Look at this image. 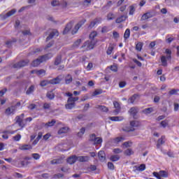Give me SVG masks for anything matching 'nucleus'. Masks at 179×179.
Segmentation results:
<instances>
[{
    "label": "nucleus",
    "instance_id": "423d86ee",
    "mask_svg": "<svg viewBox=\"0 0 179 179\" xmlns=\"http://www.w3.org/2000/svg\"><path fill=\"white\" fill-rule=\"evenodd\" d=\"M24 117V114H22L20 116H17L15 117V121L17 124H18L19 127H21V128H24L26 124L23 122V117Z\"/></svg>",
    "mask_w": 179,
    "mask_h": 179
},
{
    "label": "nucleus",
    "instance_id": "8fccbe9b",
    "mask_svg": "<svg viewBox=\"0 0 179 179\" xmlns=\"http://www.w3.org/2000/svg\"><path fill=\"white\" fill-rule=\"evenodd\" d=\"M103 93L102 90H96L93 93L92 96H99V94H101Z\"/></svg>",
    "mask_w": 179,
    "mask_h": 179
},
{
    "label": "nucleus",
    "instance_id": "bf43d9fd",
    "mask_svg": "<svg viewBox=\"0 0 179 179\" xmlns=\"http://www.w3.org/2000/svg\"><path fill=\"white\" fill-rule=\"evenodd\" d=\"M50 107H51V103H45L43 104V108H44L45 110H50Z\"/></svg>",
    "mask_w": 179,
    "mask_h": 179
},
{
    "label": "nucleus",
    "instance_id": "603ef678",
    "mask_svg": "<svg viewBox=\"0 0 179 179\" xmlns=\"http://www.w3.org/2000/svg\"><path fill=\"white\" fill-rule=\"evenodd\" d=\"M160 125L162 128H166L169 125V122L167 120H163L161 122Z\"/></svg>",
    "mask_w": 179,
    "mask_h": 179
},
{
    "label": "nucleus",
    "instance_id": "052dcab7",
    "mask_svg": "<svg viewBox=\"0 0 179 179\" xmlns=\"http://www.w3.org/2000/svg\"><path fill=\"white\" fill-rule=\"evenodd\" d=\"M96 138H97V137H96V134H91L90 136V141H91L92 142H94V141H96Z\"/></svg>",
    "mask_w": 179,
    "mask_h": 179
},
{
    "label": "nucleus",
    "instance_id": "6e6552de",
    "mask_svg": "<svg viewBox=\"0 0 179 179\" xmlns=\"http://www.w3.org/2000/svg\"><path fill=\"white\" fill-rule=\"evenodd\" d=\"M64 77L62 76H58L57 78H53L50 80V85H58L62 82Z\"/></svg>",
    "mask_w": 179,
    "mask_h": 179
},
{
    "label": "nucleus",
    "instance_id": "a878e982",
    "mask_svg": "<svg viewBox=\"0 0 179 179\" xmlns=\"http://www.w3.org/2000/svg\"><path fill=\"white\" fill-rule=\"evenodd\" d=\"M51 164H61L64 163V157H60L57 159H53L50 162Z\"/></svg>",
    "mask_w": 179,
    "mask_h": 179
},
{
    "label": "nucleus",
    "instance_id": "f03ea898",
    "mask_svg": "<svg viewBox=\"0 0 179 179\" xmlns=\"http://www.w3.org/2000/svg\"><path fill=\"white\" fill-rule=\"evenodd\" d=\"M48 55H46L39 57L38 59L34 60L33 62L31 63V66H35V67L38 66L40 64H43V62H45V61H47V59H49L50 58L48 57Z\"/></svg>",
    "mask_w": 179,
    "mask_h": 179
},
{
    "label": "nucleus",
    "instance_id": "3c124183",
    "mask_svg": "<svg viewBox=\"0 0 179 179\" xmlns=\"http://www.w3.org/2000/svg\"><path fill=\"white\" fill-rule=\"evenodd\" d=\"M31 156L33 159H34V160H38L41 157V156L38 153H34L31 155Z\"/></svg>",
    "mask_w": 179,
    "mask_h": 179
},
{
    "label": "nucleus",
    "instance_id": "4d7b16f0",
    "mask_svg": "<svg viewBox=\"0 0 179 179\" xmlns=\"http://www.w3.org/2000/svg\"><path fill=\"white\" fill-rule=\"evenodd\" d=\"M13 177H15V178H23V175H22V173H15L13 174Z\"/></svg>",
    "mask_w": 179,
    "mask_h": 179
},
{
    "label": "nucleus",
    "instance_id": "72a5a7b5",
    "mask_svg": "<svg viewBox=\"0 0 179 179\" xmlns=\"http://www.w3.org/2000/svg\"><path fill=\"white\" fill-rule=\"evenodd\" d=\"M96 108H99V110H101V111H103V113H107L108 111V108L105 106L97 105L96 106Z\"/></svg>",
    "mask_w": 179,
    "mask_h": 179
},
{
    "label": "nucleus",
    "instance_id": "39448f33",
    "mask_svg": "<svg viewBox=\"0 0 179 179\" xmlns=\"http://www.w3.org/2000/svg\"><path fill=\"white\" fill-rule=\"evenodd\" d=\"M84 23H86V20H82L81 21H80L72 30V34H76L79 29L81 28L82 26H83Z\"/></svg>",
    "mask_w": 179,
    "mask_h": 179
},
{
    "label": "nucleus",
    "instance_id": "7c9ffc66",
    "mask_svg": "<svg viewBox=\"0 0 179 179\" xmlns=\"http://www.w3.org/2000/svg\"><path fill=\"white\" fill-rule=\"evenodd\" d=\"M72 80H73V79L72 78L71 75L68 74L65 77V83H66V85H71V83H72Z\"/></svg>",
    "mask_w": 179,
    "mask_h": 179
},
{
    "label": "nucleus",
    "instance_id": "37998d69",
    "mask_svg": "<svg viewBox=\"0 0 179 179\" xmlns=\"http://www.w3.org/2000/svg\"><path fill=\"white\" fill-rule=\"evenodd\" d=\"M34 92V85H31L27 90V94H31Z\"/></svg>",
    "mask_w": 179,
    "mask_h": 179
},
{
    "label": "nucleus",
    "instance_id": "aec40b11",
    "mask_svg": "<svg viewBox=\"0 0 179 179\" xmlns=\"http://www.w3.org/2000/svg\"><path fill=\"white\" fill-rule=\"evenodd\" d=\"M69 128L68 127H62L58 131V135H64V134H68Z\"/></svg>",
    "mask_w": 179,
    "mask_h": 179
},
{
    "label": "nucleus",
    "instance_id": "c03bdc74",
    "mask_svg": "<svg viewBox=\"0 0 179 179\" xmlns=\"http://www.w3.org/2000/svg\"><path fill=\"white\" fill-rule=\"evenodd\" d=\"M142 47H143V43L139 42L136 45V50L137 51H142Z\"/></svg>",
    "mask_w": 179,
    "mask_h": 179
},
{
    "label": "nucleus",
    "instance_id": "4c0bfd02",
    "mask_svg": "<svg viewBox=\"0 0 179 179\" xmlns=\"http://www.w3.org/2000/svg\"><path fill=\"white\" fill-rule=\"evenodd\" d=\"M78 100H79V97L71 96V97H69V99H67V103H75V101H78Z\"/></svg>",
    "mask_w": 179,
    "mask_h": 179
},
{
    "label": "nucleus",
    "instance_id": "c85d7f7f",
    "mask_svg": "<svg viewBox=\"0 0 179 179\" xmlns=\"http://www.w3.org/2000/svg\"><path fill=\"white\" fill-rule=\"evenodd\" d=\"M155 110L153 108H145L142 110V113L145 114V115H149V114H151V113H153Z\"/></svg>",
    "mask_w": 179,
    "mask_h": 179
},
{
    "label": "nucleus",
    "instance_id": "09e8293b",
    "mask_svg": "<svg viewBox=\"0 0 179 179\" xmlns=\"http://www.w3.org/2000/svg\"><path fill=\"white\" fill-rule=\"evenodd\" d=\"M61 61H62V58L61 56H58L55 61V65H59V64H61Z\"/></svg>",
    "mask_w": 179,
    "mask_h": 179
},
{
    "label": "nucleus",
    "instance_id": "5701e85b",
    "mask_svg": "<svg viewBox=\"0 0 179 179\" xmlns=\"http://www.w3.org/2000/svg\"><path fill=\"white\" fill-rule=\"evenodd\" d=\"M109 120H110V121H115V122L124 121V117H122V116H113V117H110Z\"/></svg>",
    "mask_w": 179,
    "mask_h": 179
},
{
    "label": "nucleus",
    "instance_id": "680f3d73",
    "mask_svg": "<svg viewBox=\"0 0 179 179\" xmlns=\"http://www.w3.org/2000/svg\"><path fill=\"white\" fill-rule=\"evenodd\" d=\"M129 8L130 10L129 15H134V13H135V7H134V6H131Z\"/></svg>",
    "mask_w": 179,
    "mask_h": 179
},
{
    "label": "nucleus",
    "instance_id": "f704fd0d",
    "mask_svg": "<svg viewBox=\"0 0 179 179\" xmlns=\"http://www.w3.org/2000/svg\"><path fill=\"white\" fill-rule=\"evenodd\" d=\"M85 132H86V129L85 127H82L80 129V131L77 134V136H78V138H82V136L85 135Z\"/></svg>",
    "mask_w": 179,
    "mask_h": 179
},
{
    "label": "nucleus",
    "instance_id": "4468645a",
    "mask_svg": "<svg viewBox=\"0 0 179 179\" xmlns=\"http://www.w3.org/2000/svg\"><path fill=\"white\" fill-rule=\"evenodd\" d=\"M164 143H166V136H162L157 141V149H160V146H162V145H164Z\"/></svg>",
    "mask_w": 179,
    "mask_h": 179
},
{
    "label": "nucleus",
    "instance_id": "393cba45",
    "mask_svg": "<svg viewBox=\"0 0 179 179\" xmlns=\"http://www.w3.org/2000/svg\"><path fill=\"white\" fill-rule=\"evenodd\" d=\"M138 108L136 107H132L130 110H129V113L130 115H132V117H134V118H135L136 114H138Z\"/></svg>",
    "mask_w": 179,
    "mask_h": 179
},
{
    "label": "nucleus",
    "instance_id": "6ab92c4d",
    "mask_svg": "<svg viewBox=\"0 0 179 179\" xmlns=\"http://www.w3.org/2000/svg\"><path fill=\"white\" fill-rule=\"evenodd\" d=\"M75 106H76V103L75 102H67L65 104L66 110H72V108H75Z\"/></svg>",
    "mask_w": 179,
    "mask_h": 179
},
{
    "label": "nucleus",
    "instance_id": "6e6d98bb",
    "mask_svg": "<svg viewBox=\"0 0 179 179\" xmlns=\"http://www.w3.org/2000/svg\"><path fill=\"white\" fill-rule=\"evenodd\" d=\"M97 36V32L93 31L90 34V38L92 40H94V37Z\"/></svg>",
    "mask_w": 179,
    "mask_h": 179
},
{
    "label": "nucleus",
    "instance_id": "c756f323",
    "mask_svg": "<svg viewBox=\"0 0 179 179\" xmlns=\"http://www.w3.org/2000/svg\"><path fill=\"white\" fill-rule=\"evenodd\" d=\"M55 122H57V121H55V120H52L48 123H43V125L45 128H49V127H54V125H55Z\"/></svg>",
    "mask_w": 179,
    "mask_h": 179
},
{
    "label": "nucleus",
    "instance_id": "a18cd8bd",
    "mask_svg": "<svg viewBox=\"0 0 179 179\" xmlns=\"http://www.w3.org/2000/svg\"><path fill=\"white\" fill-rule=\"evenodd\" d=\"M114 50V46L113 45H110L106 51V54L108 55H111V53L113 52V51Z\"/></svg>",
    "mask_w": 179,
    "mask_h": 179
},
{
    "label": "nucleus",
    "instance_id": "864d4df0",
    "mask_svg": "<svg viewBox=\"0 0 179 179\" xmlns=\"http://www.w3.org/2000/svg\"><path fill=\"white\" fill-rule=\"evenodd\" d=\"M13 139H14V141H15V142H19V141H20V139H22V136L20 134H17V135L13 136Z\"/></svg>",
    "mask_w": 179,
    "mask_h": 179
},
{
    "label": "nucleus",
    "instance_id": "5fc2aeb1",
    "mask_svg": "<svg viewBox=\"0 0 179 179\" xmlns=\"http://www.w3.org/2000/svg\"><path fill=\"white\" fill-rule=\"evenodd\" d=\"M50 84H51V83H50V80H43L41 83V86H42V87H44V86H47Z\"/></svg>",
    "mask_w": 179,
    "mask_h": 179
},
{
    "label": "nucleus",
    "instance_id": "20e7f679",
    "mask_svg": "<svg viewBox=\"0 0 179 179\" xmlns=\"http://www.w3.org/2000/svg\"><path fill=\"white\" fill-rule=\"evenodd\" d=\"M29 62H30L29 59L22 60L17 63H15V64H13V68H17V69L23 68V66H26V65H27Z\"/></svg>",
    "mask_w": 179,
    "mask_h": 179
},
{
    "label": "nucleus",
    "instance_id": "69168bd1",
    "mask_svg": "<svg viewBox=\"0 0 179 179\" xmlns=\"http://www.w3.org/2000/svg\"><path fill=\"white\" fill-rule=\"evenodd\" d=\"M113 153H115L116 155H117L119 153H122V150H121L120 148H115V149H113Z\"/></svg>",
    "mask_w": 179,
    "mask_h": 179
},
{
    "label": "nucleus",
    "instance_id": "e433bc0d",
    "mask_svg": "<svg viewBox=\"0 0 179 179\" xmlns=\"http://www.w3.org/2000/svg\"><path fill=\"white\" fill-rule=\"evenodd\" d=\"M134 143L132 141H126L122 143L123 148H131Z\"/></svg>",
    "mask_w": 179,
    "mask_h": 179
},
{
    "label": "nucleus",
    "instance_id": "9b49d317",
    "mask_svg": "<svg viewBox=\"0 0 179 179\" xmlns=\"http://www.w3.org/2000/svg\"><path fill=\"white\" fill-rule=\"evenodd\" d=\"M134 173H136V171H145L146 169V165L145 164H141L139 166H134L133 167Z\"/></svg>",
    "mask_w": 179,
    "mask_h": 179
},
{
    "label": "nucleus",
    "instance_id": "f8f14e48",
    "mask_svg": "<svg viewBox=\"0 0 179 179\" xmlns=\"http://www.w3.org/2000/svg\"><path fill=\"white\" fill-rule=\"evenodd\" d=\"M59 35V34L58 33V31L55 29L52 32H50L49 36L47 37L46 41L51 40V38H54V37H58Z\"/></svg>",
    "mask_w": 179,
    "mask_h": 179
},
{
    "label": "nucleus",
    "instance_id": "1a4fd4ad",
    "mask_svg": "<svg viewBox=\"0 0 179 179\" xmlns=\"http://www.w3.org/2000/svg\"><path fill=\"white\" fill-rule=\"evenodd\" d=\"M31 73L37 75V76H45V70L44 69H41V70H32L31 71Z\"/></svg>",
    "mask_w": 179,
    "mask_h": 179
},
{
    "label": "nucleus",
    "instance_id": "2eb2a0df",
    "mask_svg": "<svg viewBox=\"0 0 179 179\" xmlns=\"http://www.w3.org/2000/svg\"><path fill=\"white\" fill-rule=\"evenodd\" d=\"M151 17H153L152 13L150 12H147L142 15L141 20V22H143L145 20H148V19H150Z\"/></svg>",
    "mask_w": 179,
    "mask_h": 179
},
{
    "label": "nucleus",
    "instance_id": "a211bd4d",
    "mask_svg": "<svg viewBox=\"0 0 179 179\" xmlns=\"http://www.w3.org/2000/svg\"><path fill=\"white\" fill-rule=\"evenodd\" d=\"M77 160H78V162H80V163H85L86 162H89V160H90V157H89L88 156H80V157H77Z\"/></svg>",
    "mask_w": 179,
    "mask_h": 179
},
{
    "label": "nucleus",
    "instance_id": "0eeeda50",
    "mask_svg": "<svg viewBox=\"0 0 179 179\" xmlns=\"http://www.w3.org/2000/svg\"><path fill=\"white\" fill-rule=\"evenodd\" d=\"M113 106L115 110H113L114 115H117V114H120V112L121 111V106L120 105V103L117 101H113Z\"/></svg>",
    "mask_w": 179,
    "mask_h": 179
},
{
    "label": "nucleus",
    "instance_id": "58836bf2",
    "mask_svg": "<svg viewBox=\"0 0 179 179\" xmlns=\"http://www.w3.org/2000/svg\"><path fill=\"white\" fill-rule=\"evenodd\" d=\"M134 150H132L131 148H127L124 151V155H126V156H131V155H134Z\"/></svg>",
    "mask_w": 179,
    "mask_h": 179
},
{
    "label": "nucleus",
    "instance_id": "9d476101",
    "mask_svg": "<svg viewBox=\"0 0 179 179\" xmlns=\"http://www.w3.org/2000/svg\"><path fill=\"white\" fill-rule=\"evenodd\" d=\"M16 13V9H13L8 11L6 14L1 15L2 19H8V17H10V16H13Z\"/></svg>",
    "mask_w": 179,
    "mask_h": 179
},
{
    "label": "nucleus",
    "instance_id": "de8ad7c7",
    "mask_svg": "<svg viewBox=\"0 0 179 179\" xmlns=\"http://www.w3.org/2000/svg\"><path fill=\"white\" fill-rule=\"evenodd\" d=\"M47 97L50 99V100H52L54 97H55V95L53 94L52 92H48L47 93Z\"/></svg>",
    "mask_w": 179,
    "mask_h": 179
},
{
    "label": "nucleus",
    "instance_id": "79ce46f5",
    "mask_svg": "<svg viewBox=\"0 0 179 179\" xmlns=\"http://www.w3.org/2000/svg\"><path fill=\"white\" fill-rule=\"evenodd\" d=\"M110 160L111 162H118V160H120V157L119 155H112L110 157Z\"/></svg>",
    "mask_w": 179,
    "mask_h": 179
},
{
    "label": "nucleus",
    "instance_id": "0e129e2a",
    "mask_svg": "<svg viewBox=\"0 0 179 179\" xmlns=\"http://www.w3.org/2000/svg\"><path fill=\"white\" fill-rule=\"evenodd\" d=\"M51 5L52 6H58V5H59V1L57 0H54L51 2Z\"/></svg>",
    "mask_w": 179,
    "mask_h": 179
},
{
    "label": "nucleus",
    "instance_id": "b1692460",
    "mask_svg": "<svg viewBox=\"0 0 179 179\" xmlns=\"http://www.w3.org/2000/svg\"><path fill=\"white\" fill-rule=\"evenodd\" d=\"M99 23H101V18L94 19L93 21L91 22L90 27H94L96 24H99Z\"/></svg>",
    "mask_w": 179,
    "mask_h": 179
},
{
    "label": "nucleus",
    "instance_id": "473e14b6",
    "mask_svg": "<svg viewBox=\"0 0 179 179\" xmlns=\"http://www.w3.org/2000/svg\"><path fill=\"white\" fill-rule=\"evenodd\" d=\"M127 20V17L125 15H122L116 19V23H122V22H125Z\"/></svg>",
    "mask_w": 179,
    "mask_h": 179
},
{
    "label": "nucleus",
    "instance_id": "13d9d810",
    "mask_svg": "<svg viewBox=\"0 0 179 179\" xmlns=\"http://www.w3.org/2000/svg\"><path fill=\"white\" fill-rule=\"evenodd\" d=\"M82 43V39H78L77 40L74 44H73V47H79V45H80V43Z\"/></svg>",
    "mask_w": 179,
    "mask_h": 179
},
{
    "label": "nucleus",
    "instance_id": "ea45409f",
    "mask_svg": "<svg viewBox=\"0 0 179 179\" xmlns=\"http://www.w3.org/2000/svg\"><path fill=\"white\" fill-rule=\"evenodd\" d=\"M138 99V95L137 94H134L129 99V103H131V104H134L135 103V100Z\"/></svg>",
    "mask_w": 179,
    "mask_h": 179
},
{
    "label": "nucleus",
    "instance_id": "e2e57ef3",
    "mask_svg": "<svg viewBox=\"0 0 179 179\" xmlns=\"http://www.w3.org/2000/svg\"><path fill=\"white\" fill-rule=\"evenodd\" d=\"M124 86H127V83L125 81H121L119 83V87H120V89L124 88Z\"/></svg>",
    "mask_w": 179,
    "mask_h": 179
},
{
    "label": "nucleus",
    "instance_id": "cd10ccee",
    "mask_svg": "<svg viewBox=\"0 0 179 179\" xmlns=\"http://www.w3.org/2000/svg\"><path fill=\"white\" fill-rule=\"evenodd\" d=\"M19 149L20 150H31L33 147L31 145H22L20 146Z\"/></svg>",
    "mask_w": 179,
    "mask_h": 179
},
{
    "label": "nucleus",
    "instance_id": "c9c22d12",
    "mask_svg": "<svg viewBox=\"0 0 179 179\" xmlns=\"http://www.w3.org/2000/svg\"><path fill=\"white\" fill-rule=\"evenodd\" d=\"M129 36H131V31L129 29H127L124 34V40H128V38H129Z\"/></svg>",
    "mask_w": 179,
    "mask_h": 179
},
{
    "label": "nucleus",
    "instance_id": "bb28decb",
    "mask_svg": "<svg viewBox=\"0 0 179 179\" xmlns=\"http://www.w3.org/2000/svg\"><path fill=\"white\" fill-rule=\"evenodd\" d=\"M71 29H72V22H69L64 28V30L63 31V34H68V32L70 31Z\"/></svg>",
    "mask_w": 179,
    "mask_h": 179
},
{
    "label": "nucleus",
    "instance_id": "ddd939ff",
    "mask_svg": "<svg viewBox=\"0 0 179 179\" xmlns=\"http://www.w3.org/2000/svg\"><path fill=\"white\" fill-rule=\"evenodd\" d=\"M157 174L159 176V178H167L169 177V172L166 171H160L159 173L158 172H153Z\"/></svg>",
    "mask_w": 179,
    "mask_h": 179
},
{
    "label": "nucleus",
    "instance_id": "4be33fe9",
    "mask_svg": "<svg viewBox=\"0 0 179 179\" xmlns=\"http://www.w3.org/2000/svg\"><path fill=\"white\" fill-rule=\"evenodd\" d=\"M15 110H16V108H15V106L8 107V108L6 110L5 113L6 114V115H10V114H13V113H15Z\"/></svg>",
    "mask_w": 179,
    "mask_h": 179
},
{
    "label": "nucleus",
    "instance_id": "7ed1b4c3",
    "mask_svg": "<svg viewBox=\"0 0 179 179\" xmlns=\"http://www.w3.org/2000/svg\"><path fill=\"white\" fill-rule=\"evenodd\" d=\"M95 44L96 42H94V40H92L91 41H87L83 45L81 46V48H85V47H87L86 50H93Z\"/></svg>",
    "mask_w": 179,
    "mask_h": 179
},
{
    "label": "nucleus",
    "instance_id": "a19ab883",
    "mask_svg": "<svg viewBox=\"0 0 179 179\" xmlns=\"http://www.w3.org/2000/svg\"><path fill=\"white\" fill-rule=\"evenodd\" d=\"M103 143V138L101 137H96L95 141H94V144L95 145H100Z\"/></svg>",
    "mask_w": 179,
    "mask_h": 179
},
{
    "label": "nucleus",
    "instance_id": "2f4dec72",
    "mask_svg": "<svg viewBox=\"0 0 179 179\" xmlns=\"http://www.w3.org/2000/svg\"><path fill=\"white\" fill-rule=\"evenodd\" d=\"M124 141H125L124 137H117L113 140V143H115L116 145L120 143V142H124Z\"/></svg>",
    "mask_w": 179,
    "mask_h": 179
},
{
    "label": "nucleus",
    "instance_id": "338daca9",
    "mask_svg": "<svg viewBox=\"0 0 179 179\" xmlns=\"http://www.w3.org/2000/svg\"><path fill=\"white\" fill-rule=\"evenodd\" d=\"M108 168L110 169V170H114V164H113L112 162H108Z\"/></svg>",
    "mask_w": 179,
    "mask_h": 179
},
{
    "label": "nucleus",
    "instance_id": "412c9836",
    "mask_svg": "<svg viewBox=\"0 0 179 179\" xmlns=\"http://www.w3.org/2000/svg\"><path fill=\"white\" fill-rule=\"evenodd\" d=\"M98 157L101 162L106 160V152L104 151H99L98 152Z\"/></svg>",
    "mask_w": 179,
    "mask_h": 179
},
{
    "label": "nucleus",
    "instance_id": "f257e3e1",
    "mask_svg": "<svg viewBox=\"0 0 179 179\" xmlns=\"http://www.w3.org/2000/svg\"><path fill=\"white\" fill-rule=\"evenodd\" d=\"M165 53L166 54V56L163 55L161 57V62L162 66H167V59H171V50L166 49Z\"/></svg>",
    "mask_w": 179,
    "mask_h": 179
},
{
    "label": "nucleus",
    "instance_id": "774afa93",
    "mask_svg": "<svg viewBox=\"0 0 179 179\" xmlns=\"http://www.w3.org/2000/svg\"><path fill=\"white\" fill-rule=\"evenodd\" d=\"M110 69L113 71V72H117V71H118V67H117V66H111Z\"/></svg>",
    "mask_w": 179,
    "mask_h": 179
},
{
    "label": "nucleus",
    "instance_id": "f3484780",
    "mask_svg": "<svg viewBox=\"0 0 179 179\" xmlns=\"http://www.w3.org/2000/svg\"><path fill=\"white\" fill-rule=\"evenodd\" d=\"M130 125H131V128L129 130H128L129 132L135 131V128H136V127L139 126V122L138 121H131L130 122Z\"/></svg>",
    "mask_w": 179,
    "mask_h": 179
},
{
    "label": "nucleus",
    "instance_id": "49530a36",
    "mask_svg": "<svg viewBox=\"0 0 179 179\" xmlns=\"http://www.w3.org/2000/svg\"><path fill=\"white\" fill-rule=\"evenodd\" d=\"M108 20H113L115 19V15L113 13H109L107 15Z\"/></svg>",
    "mask_w": 179,
    "mask_h": 179
},
{
    "label": "nucleus",
    "instance_id": "dca6fc26",
    "mask_svg": "<svg viewBox=\"0 0 179 179\" xmlns=\"http://www.w3.org/2000/svg\"><path fill=\"white\" fill-rule=\"evenodd\" d=\"M76 160H78V157H76V155H72L67 159V163H69V164H75Z\"/></svg>",
    "mask_w": 179,
    "mask_h": 179
}]
</instances>
